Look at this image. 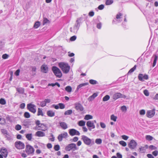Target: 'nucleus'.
Segmentation results:
<instances>
[{
	"label": "nucleus",
	"mask_w": 158,
	"mask_h": 158,
	"mask_svg": "<svg viewBox=\"0 0 158 158\" xmlns=\"http://www.w3.org/2000/svg\"><path fill=\"white\" fill-rule=\"evenodd\" d=\"M58 65L64 73H69L70 69V66L68 63L60 62L59 63Z\"/></svg>",
	"instance_id": "obj_1"
},
{
	"label": "nucleus",
	"mask_w": 158,
	"mask_h": 158,
	"mask_svg": "<svg viewBox=\"0 0 158 158\" xmlns=\"http://www.w3.org/2000/svg\"><path fill=\"white\" fill-rule=\"evenodd\" d=\"M82 19L81 17L77 19L76 21V23L75 24L73 27V28L72 27L70 28V31L75 34H76L80 26V23H81Z\"/></svg>",
	"instance_id": "obj_2"
},
{
	"label": "nucleus",
	"mask_w": 158,
	"mask_h": 158,
	"mask_svg": "<svg viewBox=\"0 0 158 158\" xmlns=\"http://www.w3.org/2000/svg\"><path fill=\"white\" fill-rule=\"evenodd\" d=\"M81 139L84 143L86 145L91 146L94 144L93 139H91L86 136L83 135L81 136Z\"/></svg>",
	"instance_id": "obj_3"
},
{
	"label": "nucleus",
	"mask_w": 158,
	"mask_h": 158,
	"mask_svg": "<svg viewBox=\"0 0 158 158\" xmlns=\"http://www.w3.org/2000/svg\"><path fill=\"white\" fill-rule=\"evenodd\" d=\"M78 149V148L77 147L76 144L74 143L69 144L67 145L65 148V150L68 152L71 151H74Z\"/></svg>",
	"instance_id": "obj_4"
},
{
	"label": "nucleus",
	"mask_w": 158,
	"mask_h": 158,
	"mask_svg": "<svg viewBox=\"0 0 158 158\" xmlns=\"http://www.w3.org/2000/svg\"><path fill=\"white\" fill-rule=\"evenodd\" d=\"M52 70L54 74L57 77L60 78L62 76V73L60 70L55 66L52 68Z\"/></svg>",
	"instance_id": "obj_5"
},
{
	"label": "nucleus",
	"mask_w": 158,
	"mask_h": 158,
	"mask_svg": "<svg viewBox=\"0 0 158 158\" xmlns=\"http://www.w3.org/2000/svg\"><path fill=\"white\" fill-rule=\"evenodd\" d=\"M25 151L28 155H33L34 153L35 149L32 146L27 145L26 146Z\"/></svg>",
	"instance_id": "obj_6"
},
{
	"label": "nucleus",
	"mask_w": 158,
	"mask_h": 158,
	"mask_svg": "<svg viewBox=\"0 0 158 158\" xmlns=\"http://www.w3.org/2000/svg\"><path fill=\"white\" fill-rule=\"evenodd\" d=\"M27 109L31 112L35 114L36 111V106L32 103H30L27 105Z\"/></svg>",
	"instance_id": "obj_7"
},
{
	"label": "nucleus",
	"mask_w": 158,
	"mask_h": 158,
	"mask_svg": "<svg viewBox=\"0 0 158 158\" xmlns=\"http://www.w3.org/2000/svg\"><path fill=\"white\" fill-rule=\"evenodd\" d=\"M15 147L18 149H23L24 148L25 145L22 142L18 141L15 143Z\"/></svg>",
	"instance_id": "obj_8"
},
{
	"label": "nucleus",
	"mask_w": 158,
	"mask_h": 158,
	"mask_svg": "<svg viewBox=\"0 0 158 158\" xmlns=\"http://www.w3.org/2000/svg\"><path fill=\"white\" fill-rule=\"evenodd\" d=\"M137 145L136 142L134 140H131L128 144V147L131 149L135 148Z\"/></svg>",
	"instance_id": "obj_9"
},
{
	"label": "nucleus",
	"mask_w": 158,
	"mask_h": 158,
	"mask_svg": "<svg viewBox=\"0 0 158 158\" xmlns=\"http://www.w3.org/2000/svg\"><path fill=\"white\" fill-rule=\"evenodd\" d=\"M122 14L121 13H119L116 16V18L113 21L112 23L113 24H117L122 21V20H120L122 18Z\"/></svg>",
	"instance_id": "obj_10"
},
{
	"label": "nucleus",
	"mask_w": 158,
	"mask_h": 158,
	"mask_svg": "<svg viewBox=\"0 0 158 158\" xmlns=\"http://www.w3.org/2000/svg\"><path fill=\"white\" fill-rule=\"evenodd\" d=\"M68 136V134L67 132H64L63 133L59 135L57 137V139L59 142H61L63 139H66Z\"/></svg>",
	"instance_id": "obj_11"
},
{
	"label": "nucleus",
	"mask_w": 158,
	"mask_h": 158,
	"mask_svg": "<svg viewBox=\"0 0 158 158\" xmlns=\"http://www.w3.org/2000/svg\"><path fill=\"white\" fill-rule=\"evenodd\" d=\"M69 133L72 136L74 135H79L80 134L79 131L74 129H69Z\"/></svg>",
	"instance_id": "obj_12"
},
{
	"label": "nucleus",
	"mask_w": 158,
	"mask_h": 158,
	"mask_svg": "<svg viewBox=\"0 0 158 158\" xmlns=\"http://www.w3.org/2000/svg\"><path fill=\"white\" fill-rule=\"evenodd\" d=\"M86 125L88 128L89 130L90 131H91L92 128L94 129L95 128V126L93 121H87Z\"/></svg>",
	"instance_id": "obj_13"
},
{
	"label": "nucleus",
	"mask_w": 158,
	"mask_h": 158,
	"mask_svg": "<svg viewBox=\"0 0 158 158\" xmlns=\"http://www.w3.org/2000/svg\"><path fill=\"white\" fill-rule=\"evenodd\" d=\"M126 97L125 95H123L120 93H118L113 95V98L114 100H116L118 98H125Z\"/></svg>",
	"instance_id": "obj_14"
},
{
	"label": "nucleus",
	"mask_w": 158,
	"mask_h": 158,
	"mask_svg": "<svg viewBox=\"0 0 158 158\" xmlns=\"http://www.w3.org/2000/svg\"><path fill=\"white\" fill-rule=\"evenodd\" d=\"M155 109H153L152 110H148L147 112L146 115L147 117L149 118L152 117L155 114Z\"/></svg>",
	"instance_id": "obj_15"
},
{
	"label": "nucleus",
	"mask_w": 158,
	"mask_h": 158,
	"mask_svg": "<svg viewBox=\"0 0 158 158\" xmlns=\"http://www.w3.org/2000/svg\"><path fill=\"white\" fill-rule=\"evenodd\" d=\"M75 109L77 110H79L82 111L84 110L83 107L82 106L78 103H76L75 104Z\"/></svg>",
	"instance_id": "obj_16"
},
{
	"label": "nucleus",
	"mask_w": 158,
	"mask_h": 158,
	"mask_svg": "<svg viewBox=\"0 0 158 158\" xmlns=\"http://www.w3.org/2000/svg\"><path fill=\"white\" fill-rule=\"evenodd\" d=\"M41 71L44 73H46L48 72V67L45 64L42 65L41 67Z\"/></svg>",
	"instance_id": "obj_17"
},
{
	"label": "nucleus",
	"mask_w": 158,
	"mask_h": 158,
	"mask_svg": "<svg viewBox=\"0 0 158 158\" xmlns=\"http://www.w3.org/2000/svg\"><path fill=\"white\" fill-rule=\"evenodd\" d=\"M35 135L39 137H44L45 136V134L43 131H38L36 132Z\"/></svg>",
	"instance_id": "obj_18"
},
{
	"label": "nucleus",
	"mask_w": 158,
	"mask_h": 158,
	"mask_svg": "<svg viewBox=\"0 0 158 158\" xmlns=\"http://www.w3.org/2000/svg\"><path fill=\"white\" fill-rule=\"evenodd\" d=\"M60 127L63 129L65 130L68 128L67 124L65 122H61L59 123Z\"/></svg>",
	"instance_id": "obj_19"
},
{
	"label": "nucleus",
	"mask_w": 158,
	"mask_h": 158,
	"mask_svg": "<svg viewBox=\"0 0 158 158\" xmlns=\"http://www.w3.org/2000/svg\"><path fill=\"white\" fill-rule=\"evenodd\" d=\"M1 152L3 154V156L6 157L7 155V150L5 148H2L1 150Z\"/></svg>",
	"instance_id": "obj_20"
},
{
	"label": "nucleus",
	"mask_w": 158,
	"mask_h": 158,
	"mask_svg": "<svg viewBox=\"0 0 158 158\" xmlns=\"http://www.w3.org/2000/svg\"><path fill=\"white\" fill-rule=\"evenodd\" d=\"M47 114L49 117H53L55 116V113L52 110H49L47 111Z\"/></svg>",
	"instance_id": "obj_21"
},
{
	"label": "nucleus",
	"mask_w": 158,
	"mask_h": 158,
	"mask_svg": "<svg viewBox=\"0 0 158 158\" xmlns=\"http://www.w3.org/2000/svg\"><path fill=\"white\" fill-rule=\"evenodd\" d=\"M89 85V83L88 82L82 83L79 84L77 86V88L76 90H78L82 88L83 86H84L85 85Z\"/></svg>",
	"instance_id": "obj_22"
},
{
	"label": "nucleus",
	"mask_w": 158,
	"mask_h": 158,
	"mask_svg": "<svg viewBox=\"0 0 158 158\" xmlns=\"http://www.w3.org/2000/svg\"><path fill=\"white\" fill-rule=\"evenodd\" d=\"M98 94L96 93H94L93 94L90 96L88 98V100L89 101H92L93 100L94 98L96 97Z\"/></svg>",
	"instance_id": "obj_23"
},
{
	"label": "nucleus",
	"mask_w": 158,
	"mask_h": 158,
	"mask_svg": "<svg viewBox=\"0 0 158 158\" xmlns=\"http://www.w3.org/2000/svg\"><path fill=\"white\" fill-rule=\"evenodd\" d=\"M37 115L38 116L41 115L42 116H44V114L42 111V109L41 108H38V110Z\"/></svg>",
	"instance_id": "obj_24"
},
{
	"label": "nucleus",
	"mask_w": 158,
	"mask_h": 158,
	"mask_svg": "<svg viewBox=\"0 0 158 158\" xmlns=\"http://www.w3.org/2000/svg\"><path fill=\"white\" fill-rule=\"evenodd\" d=\"M32 134H28L25 135L26 137L29 140H31L32 138Z\"/></svg>",
	"instance_id": "obj_25"
},
{
	"label": "nucleus",
	"mask_w": 158,
	"mask_h": 158,
	"mask_svg": "<svg viewBox=\"0 0 158 158\" xmlns=\"http://www.w3.org/2000/svg\"><path fill=\"white\" fill-rule=\"evenodd\" d=\"M17 91L20 94H23L24 92V89L23 88H18L16 89Z\"/></svg>",
	"instance_id": "obj_26"
},
{
	"label": "nucleus",
	"mask_w": 158,
	"mask_h": 158,
	"mask_svg": "<svg viewBox=\"0 0 158 158\" xmlns=\"http://www.w3.org/2000/svg\"><path fill=\"white\" fill-rule=\"evenodd\" d=\"M35 124L38 126V127H41L42 126H45V124H44L40 123V121L37 120L35 121Z\"/></svg>",
	"instance_id": "obj_27"
},
{
	"label": "nucleus",
	"mask_w": 158,
	"mask_h": 158,
	"mask_svg": "<svg viewBox=\"0 0 158 158\" xmlns=\"http://www.w3.org/2000/svg\"><path fill=\"white\" fill-rule=\"evenodd\" d=\"M93 118V116L89 114L86 115L84 117V119L86 120H88Z\"/></svg>",
	"instance_id": "obj_28"
},
{
	"label": "nucleus",
	"mask_w": 158,
	"mask_h": 158,
	"mask_svg": "<svg viewBox=\"0 0 158 158\" xmlns=\"http://www.w3.org/2000/svg\"><path fill=\"white\" fill-rule=\"evenodd\" d=\"M39 127L40 128H39L38 129V130H39L45 131L47 130V127L46 125H45V126H42L41 127Z\"/></svg>",
	"instance_id": "obj_29"
},
{
	"label": "nucleus",
	"mask_w": 158,
	"mask_h": 158,
	"mask_svg": "<svg viewBox=\"0 0 158 158\" xmlns=\"http://www.w3.org/2000/svg\"><path fill=\"white\" fill-rule=\"evenodd\" d=\"M85 122L83 120H81L78 122V125L80 126H84L85 125Z\"/></svg>",
	"instance_id": "obj_30"
},
{
	"label": "nucleus",
	"mask_w": 158,
	"mask_h": 158,
	"mask_svg": "<svg viewBox=\"0 0 158 158\" xmlns=\"http://www.w3.org/2000/svg\"><path fill=\"white\" fill-rule=\"evenodd\" d=\"M50 23V21L47 18H44L43 20V25H45L46 23Z\"/></svg>",
	"instance_id": "obj_31"
},
{
	"label": "nucleus",
	"mask_w": 158,
	"mask_h": 158,
	"mask_svg": "<svg viewBox=\"0 0 158 158\" xmlns=\"http://www.w3.org/2000/svg\"><path fill=\"white\" fill-rule=\"evenodd\" d=\"M113 2V0H106L105 4L106 5H109L112 4Z\"/></svg>",
	"instance_id": "obj_32"
},
{
	"label": "nucleus",
	"mask_w": 158,
	"mask_h": 158,
	"mask_svg": "<svg viewBox=\"0 0 158 158\" xmlns=\"http://www.w3.org/2000/svg\"><path fill=\"white\" fill-rule=\"evenodd\" d=\"M73 113L72 110H68L64 112V114L65 115H69Z\"/></svg>",
	"instance_id": "obj_33"
},
{
	"label": "nucleus",
	"mask_w": 158,
	"mask_h": 158,
	"mask_svg": "<svg viewBox=\"0 0 158 158\" xmlns=\"http://www.w3.org/2000/svg\"><path fill=\"white\" fill-rule=\"evenodd\" d=\"M89 82L90 84L92 85H95L98 84V82L97 81L93 79L90 80H89Z\"/></svg>",
	"instance_id": "obj_34"
},
{
	"label": "nucleus",
	"mask_w": 158,
	"mask_h": 158,
	"mask_svg": "<svg viewBox=\"0 0 158 158\" xmlns=\"http://www.w3.org/2000/svg\"><path fill=\"white\" fill-rule=\"evenodd\" d=\"M65 90L68 92L70 93L72 91V89L70 86H68L65 87Z\"/></svg>",
	"instance_id": "obj_35"
},
{
	"label": "nucleus",
	"mask_w": 158,
	"mask_h": 158,
	"mask_svg": "<svg viewBox=\"0 0 158 158\" xmlns=\"http://www.w3.org/2000/svg\"><path fill=\"white\" fill-rule=\"evenodd\" d=\"M136 65H135L129 71L128 73V74H129L131 73H133L136 69Z\"/></svg>",
	"instance_id": "obj_36"
},
{
	"label": "nucleus",
	"mask_w": 158,
	"mask_h": 158,
	"mask_svg": "<svg viewBox=\"0 0 158 158\" xmlns=\"http://www.w3.org/2000/svg\"><path fill=\"white\" fill-rule=\"evenodd\" d=\"M157 58H158V57L156 55H155L154 56V60L153 61V63L152 64V67H154L155 66V65L156 64V61H157Z\"/></svg>",
	"instance_id": "obj_37"
},
{
	"label": "nucleus",
	"mask_w": 158,
	"mask_h": 158,
	"mask_svg": "<svg viewBox=\"0 0 158 158\" xmlns=\"http://www.w3.org/2000/svg\"><path fill=\"white\" fill-rule=\"evenodd\" d=\"M40 23L39 21L36 22L35 23L34 27L35 28H37L40 25Z\"/></svg>",
	"instance_id": "obj_38"
},
{
	"label": "nucleus",
	"mask_w": 158,
	"mask_h": 158,
	"mask_svg": "<svg viewBox=\"0 0 158 158\" xmlns=\"http://www.w3.org/2000/svg\"><path fill=\"white\" fill-rule=\"evenodd\" d=\"M56 85H57L59 87H60V84L57 82H56L55 83L49 84L48 85V86H51L53 87L55 86Z\"/></svg>",
	"instance_id": "obj_39"
},
{
	"label": "nucleus",
	"mask_w": 158,
	"mask_h": 158,
	"mask_svg": "<svg viewBox=\"0 0 158 158\" xmlns=\"http://www.w3.org/2000/svg\"><path fill=\"white\" fill-rule=\"evenodd\" d=\"M24 116L26 118H30L31 116L30 113L27 112H26L24 113Z\"/></svg>",
	"instance_id": "obj_40"
},
{
	"label": "nucleus",
	"mask_w": 158,
	"mask_h": 158,
	"mask_svg": "<svg viewBox=\"0 0 158 158\" xmlns=\"http://www.w3.org/2000/svg\"><path fill=\"white\" fill-rule=\"evenodd\" d=\"M95 142L98 144H100L102 143V140L101 139H97L95 140Z\"/></svg>",
	"instance_id": "obj_41"
},
{
	"label": "nucleus",
	"mask_w": 158,
	"mask_h": 158,
	"mask_svg": "<svg viewBox=\"0 0 158 158\" xmlns=\"http://www.w3.org/2000/svg\"><path fill=\"white\" fill-rule=\"evenodd\" d=\"M110 97L108 95H106L104 96L103 98V101H106L110 99Z\"/></svg>",
	"instance_id": "obj_42"
},
{
	"label": "nucleus",
	"mask_w": 158,
	"mask_h": 158,
	"mask_svg": "<svg viewBox=\"0 0 158 158\" xmlns=\"http://www.w3.org/2000/svg\"><path fill=\"white\" fill-rule=\"evenodd\" d=\"M110 119L111 120L114 121H116L117 119V117L114 114L111 115L110 116Z\"/></svg>",
	"instance_id": "obj_43"
},
{
	"label": "nucleus",
	"mask_w": 158,
	"mask_h": 158,
	"mask_svg": "<svg viewBox=\"0 0 158 158\" xmlns=\"http://www.w3.org/2000/svg\"><path fill=\"white\" fill-rule=\"evenodd\" d=\"M119 143L123 147L126 146L127 145L126 143L123 141H120Z\"/></svg>",
	"instance_id": "obj_44"
},
{
	"label": "nucleus",
	"mask_w": 158,
	"mask_h": 158,
	"mask_svg": "<svg viewBox=\"0 0 158 158\" xmlns=\"http://www.w3.org/2000/svg\"><path fill=\"white\" fill-rule=\"evenodd\" d=\"M143 75L142 74H139L138 78L139 79L140 81H143Z\"/></svg>",
	"instance_id": "obj_45"
},
{
	"label": "nucleus",
	"mask_w": 158,
	"mask_h": 158,
	"mask_svg": "<svg viewBox=\"0 0 158 158\" xmlns=\"http://www.w3.org/2000/svg\"><path fill=\"white\" fill-rule=\"evenodd\" d=\"M2 133L4 135H6L8 134L7 131L4 129H2L1 130Z\"/></svg>",
	"instance_id": "obj_46"
},
{
	"label": "nucleus",
	"mask_w": 158,
	"mask_h": 158,
	"mask_svg": "<svg viewBox=\"0 0 158 158\" xmlns=\"http://www.w3.org/2000/svg\"><path fill=\"white\" fill-rule=\"evenodd\" d=\"M22 128L21 126L19 124H17L15 126V129L17 131L20 130Z\"/></svg>",
	"instance_id": "obj_47"
},
{
	"label": "nucleus",
	"mask_w": 158,
	"mask_h": 158,
	"mask_svg": "<svg viewBox=\"0 0 158 158\" xmlns=\"http://www.w3.org/2000/svg\"><path fill=\"white\" fill-rule=\"evenodd\" d=\"M146 138L147 140H148L149 141H151L153 139V137L149 135H147L146 136Z\"/></svg>",
	"instance_id": "obj_48"
},
{
	"label": "nucleus",
	"mask_w": 158,
	"mask_h": 158,
	"mask_svg": "<svg viewBox=\"0 0 158 158\" xmlns=\"http://www.w3.org/2000/svg\"><path fill=\"white\" fill-rule=\"evenodd\" d=\"M139 151L141 153L144 152L145 149L144 147H141L139 148Z\"/></svg>",
	"instance_id": "obj_49"
},
{
	"label": "nucleus",
	"mask_w": 158,
	"mask_h": 158,
	"mask_svg": "<svg viewBox=\"0 0 158 158\" xmlns=\"http://www.w3.org/2000/svg\"><path fill=\"white\" fill-rule=\"evenodd\" d=\"M0 103L3 105L5 104L6 103V102L5 100L3 98H1L0 99Z\"/></svg>",
	"instance_id": "obj_50"
},
{
	"label": "nucleus",
	"mask_w": 158,
	"mask_h": 158,
	"mask_svg": "<svg viewBox=\"0 0 158 158\" xmlns=\"http://www.w3.org/2000/svg\"><path fill=\"white\" fill-rule=\"evenodd\" d=\"M54 150L56 151H58L60 149V147L59 145H56L54 146Z\"/></svg>",
	"instance_id": "obj_51"
},
{
	"label": "nucleus",
	"mask_w": 158,
	"mask_h": 158,
	"mask_svg": "<svg viewBox=\"0 0 158 158\" xmlns=\"http://www.w3.org/2000/svg\"><path fill=\"white\" fill-rule=\"evenodd\" d=\"M59 108L60 109H63L65 108V106L64 104L62 103H59Z\"/></svg>",
	"instance_id": "obj_52"
},
{
	"label": "nucleus",
	"mask_w": 158,
	"mask_h": 158,
	"mask_svg": "<svg viewBox=\"0 0 158 158\" xmlns=\"http://www.w3.org/2000/svg\"><path fill=\"white\" fill-rule=\"evenodd\" d=\"M51 107L54 108L56 109H58L59 108V105H56L55 104H53L52 105Z\"/></svg>",
	"instance_id": "obj_53"
},
{
	"label": "nucleus",
	"mask_w": 158,
	"mask_h": 158,
	"mask_svg": "<svg viewBox=\"0 0 158 158\" xmlns=\"http://www.w3.org/2000/svg\"><path fill=\"white\" fill-rule=\"evenodd\" d=\"M143 93L144 95L146 96H148L149 95V93L147 90L146 89L144 90L143 91Z\"/></svg>",
	"instance_id": "obj_54"
},
{
	"label": "nucleus",
	"mask_w": 158,
	"mask_h": 158,
	"mask_svg": "<svg viewBox=\"0 0 158 158\" xmlns=\"http://www.w3.org/2000/svg\"><path fill=\"white\" fill-rule=\"evenodd\" d=\"M100 125L101 127L102 128H105L106 127L105 124L103 122H101L100 123Z\"/></svg>",
	"instance_id": "obj_55"
},
{
	"label": "nucleus",
	"mask_w": 158,
	"mask_h": 158,
	"mask_svg": "<svg viewBox=\"0 0 158 158\" xmlns=\"http://www.w3.org/2000/svg\"><path fill=\"white\" fill-rule=\"evenodd\" d=\"M121 109L122 111H126L127 110V107L125 106H121Z\"/></svg>",
	"instance_id": "obj_56"
},
{
	"label": "nucleus",
	"mask_w": 158,
	"mask_h": 158,
	"mask_svg": "<svg viewBox=\"0 0 158 158\" xmlns=\"http://www.w3.org/2000/svg\"><path fill=\"white\" fill-rule=\"evenodd\" d=\"M121 137L123 139L126 140H127L129 138L128 136L124 135H122Z\"/></svg>",
	"instance_id": "obj_57"
},
{
	"label": "nucleus",
	"mask_w": 158,
	"mask_h": 158,
	"mask_svg": "<svg viewBox=\"0 0 158 158\" xmlns=\"http://www.w3.org/2000/svg\"><path fill=\"white\" fill-rule=\"evenodd\" d=\"M104 6L103 4H101L98 6V9L99 10H102L104 9Z\"/></svg>",
	"instance_id": "obj_58"
},
{
	"label": "nucleus",
	"mask_w": 158,
	"mask_h": 158,
	"mask_svg": "<svg viewBox=\"0 0 158 158\" xmlns=\"http://www.w3.org/2000/svg\"><path fill=\"white\" fill-rule=\"evenodd\" d=\"M46 104L44 101H42L40 102V106L41 107H44L46 106Z\"/></svg>",
	"instance_id": "obj_59"
},
{
	"label": "nucleus",
	"mask_w": 158,
	"mask_h": 158,
	"mask_svg": "<svg viewBox=\"0 0 158 158\" xmlns=\"http://www.w3.org/2000/svg\"><path fill=\"white\" fill-rule=\"evenodd\" d=\"M9 57L8 55L6 54H3L2 56V58L3 59H6Z\"/></svg>",
	"instance_id": "obj_60"
},
{
	"label": "nucleus",
	"mask_w": 158,
	"mask_h": 158,
	"mask_svg": "<svg viewBox=\"0 0 158 158\" xmlns=\"http://www.w3.org/2000/svg\"><path fill=\"white\" fill-rule=\"evenodd\" d=\"M149 148L151 150H154L156 149V148L153 145H151L149 146Z\"/></svg>",
	"instance_id": "obj_61"
},
{
	"label": "nucleus",
	"mask_w": 158,
	"mask_h": 158,
	"mask_svg": "<svg viewBox=\"0 0 158 158\" xmlns=\"http://www.w3.org/2000/svg\"><path fill=\"white\" fill-rule=\"evenodd\" d=\"M76 36L75 35H74L70 38V40L71 41H74L76 40Z\"/></svg>",
	"instance_id": "obj_62"
},
{
	"label": "nucleus",
	"mask_w": 158,
	"mask_h": 158,
	"mask_svg": "<svg viewBox=\"0 0 158 158\" xmlns=\"http://www.w3.org/2000/svg\"><path fill=\"white\" fill-rule=\"evenodd\" d=\"M139 113L140 115H144L145 113V111L144 110H141L139 111Z\"/></svg>",
	"instance_id": "obj_63"
},
{
	"label": "nucleus",
	"mask_w": 158,
	"mask_h": 158,
	"mask_svg": "<svg viewBox=\"0 0 158 158\" xmlns=\"http://www.w3.org/2000/svg\"><path fill=\"white\" fill-rule=\"evenodd\" d=\"M25 106V104L24 103H22L20 105V108L22 109L24 108Z\"/></svg>",
	"instance_id": "obj_64"
}]
</instances>
